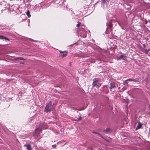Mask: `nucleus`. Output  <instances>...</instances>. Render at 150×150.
<instances>
[{
	"instance_id": "obj_1",
	"label": "nucleus",
	"mask_w": 150,
	"mask_h": 150,
	"mask_svg": "<svg viewBox=\"0 0 150 150\" xmlns=\"http://www.w3.org/2000/svg\"><path fill=\"white\" fill-rule=\"evenodd\" d=\"M53 104H52L51 101L47 104L45 108L44 111L47 113L50 112L52 111L54 109Z\"/></svg>"
},
{
	"instance_id": "obj_2",
	"label": "nucleus",
	"mask_w": 150,
	"mask_h": 150,
	"mask_svg": "<svg viewBox=\"0 0 150 150\" xmlns=\"http://www.w3.org/2000/svg\"><path fill=\"white\" fill-rule=\"evenodd\" d=\"M79 35L83 38H85L86 36V31L83 28H79L78 32Z\"/></svg>"
},
{
	"instance_id": "obj_3",
	"label": "nucleus",
	"mask_w": 150,
	"mask_h": 150,
	"mask_svg": "<svg viewBox=\"0 0 150 150\" xmlns=\"http://www.w3.org/2000/svg\"><path fill=\"white\" fill-rule=\"evenodd\" d=\"M101 82V79L98 78H95L93 80V82L92 83L93 87H99L100 86V82Z\"/></svg>"
},
{
	"instance_id": "obj_4",
	"label": "nucleus",
	"mask_w": 150,
	"mask_h": 150,
	"mask_svg": "<svg viewBox=\"0 0 150 150\" xmlns=\"http://www.w3.org/2000/svg\"><path fill=\"white\" fill-rule=\"evenodd\" d=\"M41 130L37 128L35 130V133L34 135V136L37 137L38 139L40 138V134L41 132Z\"/></svg>"
},
{
	"instance_id": "obj_5",
	"label": "nucleus",
	"mask_w": 150,
	"mask_h": 150,
	"mask_svg": "<svg viewBox=\"0 0 150 150\" xmlns=\"http://www.w3.org/2000/svg\"><path fill=\"white\" fill-rule=\"evenodd\" d=\"M101 2L104 8L107 7L109 2L108 0H101Z\"/></svg>"
},
{
	"instance_id": "obj_6",
	"label": "nucleus",
	"mask_w": 150,
	"mask_h": 150,
	"mask_svg": "<svg viewBox=\"0 0 150 150\" xmlns=\"http://www.w3.org/2000/svg\"><path fill=\"white\" fill-rule=\"evenodd\" d=\"M59 56L62 58L66 57L67 54V52L66 51H60Z\"/></svg>"
},
{
	"instance_id": "obj_7",
	"label": "nucleus",
	"mask_w": 150,
	"mask_h": 150,
	"mask_svg": "<svg viewBox=\"0 0 150 150\" xmlns=\"http://www.w3.org/2000/svg\"><path fill=\"white\" fill-rule=\"evenodd\" d=\"M117 59L119 60L122 59L124 60H126V56L125 55H121L117 57Z\"/></svg>"
},
{
	"instance_id": "obj_8",
	"label": "nucleus",
	"mask_w": 150,
	"mask_h": 150,
	"mask_svg": "<svg viewBox=\"0 0 150 150\" xmlns=\"http://www.w3.org/2000/svg\"><path fill=\"white\" fill-rule=\"evenodd\" d=\"M24 146H25L27 147V149L28 150H32V148L30 144H25Z\"/></svg>"
},
{
	"instance_id": "obj_9",
	"label": "nucleus",
	"mask_w": 150,
	"mask_h": 150,
	"mask_svg": "<svg viewBox=\"0 0 150 150\" xmlns=\"http://www.w3.org/2000/svg\"><path fill=\"white\" fill-rule=\"evenodd\" d=\"M142 124L141 123L139 122H138V125L136 128V130H137L141 128L142 127Z\"/></svg>"
},
{
	"instance_id": "obj_10",
	"label": "nucleus",
	"mask_w": 150,
	"mask_h": 150,
	"mask_svg": "<svg viewBox=\"0 0 150 150\" xmlns=\"http://www.w3.org/2000/svg\"><path fill=\"white\" fill-rule=\"evenodd\" d=\"M110 85V89L115 87V84L114 83H111Z\"/></svg>"
},
{
	"instance_id": "obj_11",
	"label": "nucleus",
	"mask_w": 150,
	"mask_h": 150,
	"mask_svg": "<svg viewBox=\"0 0 150 150\" xmlns=\"http://www.w3.org/2000/svg\"><path fill=\"white\" fill-rule=\"evenodd\" d=\"M4 39L6 40H8V41H9V40L8 38L4 36L3 35H0V39L2 40Z\"/></svg>"
},
{
	"instance_id": "obj_12",
	"label": "nucleus",
	"mask_w": 150,
	"mask_h": 150,
	"mask_svg": "<svg viewBox=\"0 0 150 150\" xmlns=\"http://www.w3.org/2000/svg\"><path fill=\"white\" fill-rule=\"evenodd\" d=\"M110 129L109 128H107L106 129H104L103 130V132L106 133H108L110 132Z\"/></svg>"
},
{
	"instance_id": "obj_13",
	"label": "nucleus",
	"mask_w": 150,
	"mask_h": 150,
	"mask_svg": "<svg viewBox=\"0 0 150 150\" xmlns=\"http://www.w3.org/2000/svg\"><path fill=\"white\" fill-rule=\"evenodd\" d=\"M104 88L106 90V91H103V92L104 93H109V91L108 90V89L106 87H104Z\"/></svg>"
},
{
	"instance_id": "obj_14",
	"label": "nucleus",
	"mask_w": 150,
	"mask_h": 150,
	"mask_svg": "<svg viewBox=\"0 0 150 150\" xmlns=\"http://www.w3.org/2000/svg\"><path fill=\"white\" fill-rule=\"evenodd\" d=\"M132 81L136 82H139V79L138 78H136V79H132Z\"/></svg>"
},
{
	"instance_id": "obj_15",
	"label": "nucleus",
	"mask_w": 150,
	"mask_h": 150,
	"mask_svg": "<svg viewBox=\"0 0 150 150\" xmlns=\"http://www.w3.org/2000/svg\"><path fill=\"white\" fill-rule=\"evenodd\" d=\"M26 14L28 17H30L31 15L30 14V12L29 11H28L26 12Z\"/></svg>"
},
{
	"instance_id": "obj_16",
	"label": "nucleus",
	"mask_w": 150,
	"mask_h": 150,
	"mask_svg": "<svg viewBox=\"0 0 150 150\" xmlns=\"http://www.w3.org/2000/svg\"><path fill=\"white\" fill-rule=\"evenodd\" d=\"M15 59V60H17V59L23 60V59H24L22 57H17Z\"/></svg>"
},
{
	"instance_id": "obj_17",
	"label": "nucleus",
	"mask_w": 150,
	"mask_h": 150,
	"mask_svg": "<svg viewBox=\"0 0 150 150\" xmlns=\"http://www.w3.org/2000/svg\"><path fill=\"white\" fill-rule=\"evenodd\" d=\"M93 133L96 134H98V135H99L102 138L103 137L101 136V135L100 134H99V133H98L97 132H93Z\"/></svg>"
},
{
	"instance_id": "obj_18",
	"label": "nucleus",
	"mask_w": 150,
	"mask_h": 150,
	"mask_svg": "<svg viewBox=\"0 0 150 150\" xmlns=\"http://www.w3.org/2000/svg\"><path fill=\"white\" fill-rule=\"evenodd\" d=\"M127 80L123 82V84L124 85L126 84L127 85L128 83V82H127Z\"/></svg>"
},
{
	"instance_id": "obj_19",
	"label": "nucleus",
	"mask_w": 150,
	"mask_h": 150,
	"mask_svg": "<svg viewBox=\"0 0 150 150\" xmlns=\"http://www.w3.org/2000/svg\"><path fill=\"white\" fill-rule=\"evenodd\" d=\"M106 25L107 26V28H109V27H110V28H111L112 27V24L111 22L110 23V24L109 25V26H108V23H106Z\"/></svg>"
},
{
	"instance_id": "obj_20",
	"label": "nucleus",
	"mask_w": 150,
	"mask_h": 150,
	"mask_svg": "<svg viewBox=\"0 0 150 150\" xmlns=\"http://www.w3.org/2000/svg\"><path fill=\"white\" fill-rule=\"evenodd\" d=\"M78 24H77L76 26L77 27H79L80 26V25L81 24V23L79 22H78Z\"/></svg>"
},
{
	"instance_id": "obj_21",
	"label": "nucleus",
	"mask_w": 150,
	"mask_h": 150,
	"mask_svg": "<svg viewBox=\"0 0 150 150\" xmlns=\"http://www.w3.org/2000/svg\"><path fill=\"white\" fill-rule=\"evenodd\" d=\"M76 44H78L77 42H76L75 43H74V44H71V45H69V46L72 47V46H73L74 45Z\"/></svg>"
},
{
	"instance_id": "obj_22",
	"label": "nucleus",
	"mask_w": 150,
	"mask_h": 150,
	"mask_svg": "<svg viewBox=\"0 0 150 150\" xmlns=\"http://www.w3.org/2000/svg\"><path fill=\"white\" fill-rule=\"evenodd\" d=\"M127 80L129 81H132V79H127Z\"/></svg>"
},
{
	"instance_id": "obj_23",
	"label": "nucleus",
	"mask_w": 150,
	"mask_h": 150,
	"mask_svg": "<svg viewBox=\"0 0 150 150\" xmlns=\"http://www.w3.org/2000/svg\"><path fill=\"white\" fill-rule=\"evenodd\" d=\"M81 117H79V118L78 119V120H75V121L80 120H81Z\"/></svg>"
},
{
	"instance_id": "obj_24",
	"label": "nucleus",
	"mask_w": 150,
	"mask_h": 150,
	"mask_svg": "<svg viewBox=\"0 0 150 150\" xmlns=\"http://www.w3.org/2000/svg\"><path fill=\"white\" fill-rule=\"evenodd\" d=\"M147 22H145V24H147Z\"/></svg>"
},
{
	"instance_id": "obj_25",
	"label": "nucleus",
	"mask_w": 150,
	"mask_h": 150,
	"mask_svg": "<svg viewBox=\"0 0 150 150\" xmlns=\"http://www.w3.org/2000/svg\"><path fill=\"white\" fill-rule=\"evenodd\" d=\"M111 0H108L109 1H110Z\"/></svg>"
}]
</instances>
